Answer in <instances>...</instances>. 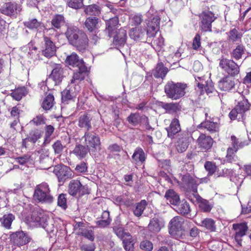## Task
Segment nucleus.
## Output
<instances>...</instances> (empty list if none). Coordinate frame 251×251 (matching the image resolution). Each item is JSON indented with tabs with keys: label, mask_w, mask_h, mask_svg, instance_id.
Returning <instances> with one entry per match:
<instances>
[{
	"label": "nucleus",
	"mask_w": 251,
	"mask_h": 251,
	"mask_svg": "<svg viewBox=\"0 0 251 251\" xmlns=\"http://www.w3.org/2000/svg\"><path fill=\"white\" fill-rule=\"evenodd\" d=\"M187 87V85L185 83L170 81L165 85L164 90L169 98L176 100L185 95Z\"/></svg>",
	"instance_id": "f257e3e1"
},
{
	"label": "nucleus",
	"mask_w": 251,
	"mask_h": 251,
	"mask_svg": "<svg viewBox=\"0 0 251 251\" xmlns=\"http://www.w3.org/2000/svg\"><path fill=\"white\" fill-rule=\"evenodd\" d=\"M35 201L45 203H51L53 198L50 194V190L48 184L42 183L36 186L34 194Z\"/></svg>",
	"instance_id": "f03ea898"
},
{
	"label": "nucleus",
	"mask_w": 251,
	"mask_h": 251,
	"mask_svg": "<svg viewBox=\"0 0 251 251\" xmlns=\"http://www.w3.org/2000/svg\"><path fill=\"white\" fill-rule=\"evenodd\" d=\"M87 148L92 151H96L100 149V141L99 137L96 133L86 132L82 137Z\"/></svg>",
	"instance_id": "7ed1b4c3"
},
{
	"label": "nucleus",
	"mask_w": 251,
	"mask_h": 251,
	"mask_svg": "<svg viewBox=\"0 0 251 251\" xmlns=\"http://www.w3.org/2000/svg\"><path fill=\"white\" fill-rule=\"evenodd\" d=\"M219 67L231 76L237 75L239 73V67L231 59L222 57L219 60Z\"/></svg>",
	"instance_id": "20e7f679"
},
{
	"label": "nucleus",
	"mask_w": 251,
	"mask_h": 251,
	"mask_svg": "<svg viewBox=\"0 0 251 251\" xmlns=\"http://www.w3.org/2000/svg\"><path fill=\"white\" fill-rule=\"evenodd\" d=\"M68 192L73 196L81 197L89 193L88 187L83 186L77 179L72 180L69 184Z\"/></svg>",
	"instance_id": "39448f33"
},
{
	"label": "nucleus",
	"mask_w": 251,
	"mask_h": 251,
	"mask_svg": "<svg viewBox=\"0 0 251 251\" xmlns=\"http://www.w3.org/2000/svg\"><path fill=\"white\" fill-rule=\"evenodd\" d=\"M53 172L60 182L63 183L66 180L73 176L71 169L62 164L56 165L53 168Z\"/></svg>",
	"instance_id": "423d86ee"
},
{
	"label": "nucleus",
	"mask_w": 251,
	"mask_h": 251,
	"mask_svg": "<svg viewBox=\"0 0 251 251\" xmlns=\"http://www.w3.org/2000/svg\"><path fill=\"white\" fill-rule=\"evenodd\" d=\"M249 107L250 104L248 100L243 99L230 111L229 116L231 120L240 119L243 117V114L249 110Z\"/></svg>",
	"instance_id": "0eeeda50"
},
{
	"label": "nucleus",
	"mask_w": 251,
	"mask_h": 251,
	"mask_svg": "<svg viewBox=\"0 0 251 251\" xmlns=\"http://www.w3.org/2000/svg\"><path fill=\"white\" fill-rule=\"evenodd\" d=\"M80 90L81 88L79 85L69 84L61 93L62 101L67 102L74 100Z\"/></svg>",
	"instance_id": "6e6552de"
},
{
	"label": "nucleus",
	"mask_w": 251,
	"mask_h": 251,
	"mask_svg": "<svg viewBox=\"0 0 251 251\" xmlns=\"http://www.w3.org/2000/svg\"><path fill=\"white\" fill-rule=\"evenodd\" d=\"M200 17L201 29L205 31H210L211 24L216 19L214 14L211 11L203 12L200 15Z\"/></svg>",
	"instance_id": "1a4fd4ad"
},
{
	"label": "nucleus",
	"mask_w": 251,
	"mask_h": 251,
	"mask_svg": "<svg viewBox=\"0 0 251 251\" xmlns=\"http://www.w3.org/2000/svg\"><path fill=\"white\" fill-rule=\"evenodd\" d=\"M30 222L34 223L36 226H41L45 228L47 225L48 217L42 212L35 210L31 214Z\"/></svg>",
	"instance_id": "9d476101"
},
{
	"label": "nucleus",
	"mask_w": 251,
	"mask_h": 251,
	"mask_svg": "<svg viewBox=\"0 0 251 251\" xmlns=\"http://www.w3.org/2000/svg\"><path fill=\"white\" fill-rule=\"evenodd\" d=\"M181 186L187 191L195 193L197 192L198 183L195 178L188 174L182 176Z\"/></svg>",
	"instance_id": "9b49d317"
},
{
	"label": "nucleus",
	"mask_w": 251,
	"mask_h": 251,
	"mask_svg": "<svg viewBox=\"0 0 251 251\" xmlns=\"http://www.w3.org/2000/svg\"><path fill=\"white\" fill-rule=\"evenodd\" d=\"M88 39L86 34L82 32L76 37L75 41L73 42L72 45L75 47L77 50L83 52L87 48Z\"/></svg>",
	"instance_id": "f8f14e48"
},
{
	"label": "nucleus",
	"mask_w": 251,
	"mask_h": 251,
	"mask_svg": "<svg viewBox=\"0 0 251 251\" xmlns=\"http://www.w3.org/2000/svg\"><path fill=\"white\" fill-rule=\"evenodd\" d=\"M165 222L163 219L158 216L151 219L148 225L149 230L153 233L159 232L164 226Z\"/></svg>",
	"instance_id": "ddd939ff"
},
{
	"label": "nucleus",
	"mask_w": 251,
	"mask_h": 251,
	"mask_svg": "<svg viewBox=\"0 0 251 251\" xmlns=\"http://www.w3.org/2000/svg\"><path fill=\"white\" fill-rule=\"evenodd\" d=\"M21 10L20 6L15 2L6 3L0 9L2 14L7 16L14 15L19 12Z\"/></svg>",
	"instance_id": "4468645a"
},
{
	"label": "nucleus",
	"mask_w": 251,
	"mask_h": 251,
	"mask_svg": "<svg viewBox=\"0 0 251 251\" xmlns=\"http://www.w3.org/2000/svg\"><path fill=\"white\" fill-rule=\"evenodd\" d=\"M208 108H204L203 110V113L205 115L206 120L201 123L200 125L201 126L206 129L211 133L217 132L219 130V125L217 122H213L206 120L208 117L209 112Z\"/></svg>",
	"instance_id": "2eb2a0df"
},
{
	"label": "nucleus",
	"mask_w": 251,
	"mask_h": 251,
	"mask_svg": "<svg viewBox=\"0 0 251 251\" xmlns=\"http://www.w3.org/2000/svg\"><path fill=\"white\" fill-rule=\"evenodd\" d=\"M11 238L14 244L18 246H22L29 242L30 238L23 231H18L11 235Z\"/></svg>",
	"instance_id": "dca6fc26"
},
{
	"label": "nucleus",
	"mask_w": 251,
	"mask_h": 251,
	"mask_svg": "<svg viewBox=\"0 0 251 251\" xmlns=\"http://www.w3.org/2000/svg\"><path fill=\"white\" fill-rule=\"evenodd\" d=\"M78 71L74 73L70 84L72 85H78V83L83 80L88 73V68L86 65L78 68Z\"/></svg>",
	"instance_id": "f3484780"
},
{
	"label": "nucleus",
	"mask_w": 251,
	"mask_h": 251,
	"mask_svg": "<svg viewBox=\"0 0 251 251\" xmlns=\"http://www.w3.org/2000/svg\"><path fill=\"white\" fill-rule=\"evenodd\" d=\"M189 137L186 132L178 135L177 141L176 143V149L179 152H183L186 150L189 145Z\"/></svg>",
	"instance_id": "a211bd4d"
},
{
	"label": "nucleus",
	"mask_w": 251,
	"mask_h": 251,
	"mask_svg": "<svg viewBox=\"0 0 251 251\" xmlns=\"http://www.w3.org/2000/svg\"><path fill=\"white\" fill-rule=\"evenodd\" d=\"M45 42V49L43 50V55L47 57H50L55 54L56 47L50 38L45 36L44 37Z\"/></svg>",
	"instance_id": "6ab92c4d"
},
{
	"label": "nucleus",
	"mask_w": 251,
	"mask_h": 251,
	"mask_svg": "<svg viewBox=\"0 0 251 251\" xmlns=\"http://www.w3.org/2000/svg\"><path fill=\"white\" fill-rule=\"evenodd\" d=\"M232 226L233 229L235 231V239L239 242L241 241L240 238L244 236L248 230L247 224L246 222L234 224Z\"/></svg>",
	"instance_id": "aec40b11"
},
{
	"label": "nucleus",
	"mask_w": 251,
	"mask_h": 251,
	"mask_svg": "<svg viewBox=\"0 0 251 251\" xmlns=\"http://www.w3.org/2000/svg\"><path fill=\"white\" fill-rule=\"evenodd\" d=\"M65 63L66 64L73 67L78 68L85 65L83 60L80 59L79 56L75 52H73L70 55L67 56L65 60Z\"/></svg>",
	"instance_id": "412c9836"
},
{
	"label": "nucleus",
	"mask_w": 251,
	"mask_h": 251,
	"mask_svg": "<svg viewBox=\"0 0 251 251\" xmlns=\"http://www.w3.org/2000/svg\"><path fill=\"white\" fill-rule=\"evenodd\" d=\"M197 143L200 148L207 151L212 147L213 140L209 136H206L204 134H201L197 139Z\"/></svg>",
	"instance_id": "4be33fe9"
},
{
	"label": "nucleus",
	"mask_w": 251,
	"mask_h": 251,
	"mask_svg": "<svg viewBox=\"0 0 251 251\" xmlns=\"http://www.w3.org/2000/svg\"><path fill=\"white\" fill-rule=\"evenodd\" d=\"M83 31L75 26H69L67 27L65 35L68 40L69 43L72 45L73 42L75 41V38Z\"/></svg>",
	"instance_id": "5701e85b"
},
{
	"label": "nucleus",
	"mask_w": 251,
	"mask_h": 251,
	"mask_svg": "<svg viewBox=\"0 0 251 251\" xmlns=\"http://www.w3.org/2000/svg\"><path fill=\"white\" fill-rule=\"evenodd\" d=\"M160 19L157 17H154L148 24L147 31L149 37H151L156 34L159 28Z\"/></svg>",
	"instance_id": "b1692460"
},
{
	"label": "nucleus",
	"mask_w": 251,
	"mask_h": 251,
	"mask_svg": "<svg viewBox=\"0 0 251 251\" xmlns=\"http://www.w3.org/2000/svg\"><path fill=\"white\" fill-rule=\"evenodd\" d=\"M126 31L123 28L119 29L113 39V44L117 47H123L126 40Z\"/></svg>",
	"instance_id": "393cba45"
},
{
	"label": "nucleus",
	"mask_w": 251,
	"mask_h": 251,
	"mask_svg": "<svg viewBox=\"0 0 251 251\" xmlns=\"http://www.w3.org/2000/svg\"><path fill=\"white\" fill-rule=\"evenodd\" d=\"M167 203L176 206L180 203L179 195L173 189L167 190L165 195Z\"/></svg>",
	"instance_id": "a878e982"
},
{
	"label": "nucleus",
	"mask_w": 251,
	"mask_h": 251,
	"mask_svg": "<svg viewBox=\"0 0 251 251\" xmlns=\"http://www.w3.org/2000/svg\"><path fill=\"white\" fill-rule=\"evenodd\" d=\"M232 147H229L227 150V155H235L239 149L243 148L245 144L244 142H240L235 136H231Z\"/></svg>",
	"instance_id": "bb28decb"
},
{
	"label": "nucleus",
	"mask_w": 251,
	"mask_h": 251,
	"mask_svg": "<svg viewBox=\"0 0 251 251\" xmlns=\"http://www.w3.org/2000/svg\"><path fill=\"white\" fill-rule=\"evenodd\" d=\"M92 117L90 115L84 114L79 116L78 120V126L81 128H84L87 130H90L91 127Z\"/></svg>",
	"instance_id": "cd10ccee"
},
{
	"label": "nucleus",
	"mask_w": 251,
	"mask_h": 251,
	"mask_svg": "<svg viewBox=\"0 0 251 251\" xmlns=\"http://www.w3.org/2000/svg\"><path fill=\"white\" fill-rule=\"evenodd\" d=\"M50 77L53 79L55 84L59 83L62 81L63 77V69L60 65H56L52 71Z\"/></svg>",
	"instance_id": "c85d7f7f"
},
{
	"label": "nucleus",
	"mask_w": 251,
	"mask_h": 251,
	"mask_svg": "<svg viewBox=\"0 0 251 251\" xmlns=\"http://www.w3.org/2000/svg\"><path fill=\"white\" fill-rule=\"evenodd\" d=\"M180 126L179 121L177 119H174L170 124L169 128L167 129L168 136L173 138L174 135L180 131Z\"/></svg>",
	"instance_id": "c756f323"
},
{
	"label": "nucleus",
	"mask_w": 251,
	"mask_h": 251,
	"mask_svg": "<svg viewBox=\"0 0 251 251\" xmlns=\"http://www.w3.org/2000/svg\"><path fill=\"white\" fill-rule=\"evenodd\" d=\"M182 219L180 217L173 218L170 222L169 232L173 235L175 232L179 230L182 226Z\"/></svg>",
	"instance_id": "7c9ffc66"
},
{
	"label": "nucleus",
	"mask_w": 251,
	"mask_h": 251,
	"mask_svg": "<svg viewBox=\"0 0 251 251\" xmlns=\"http://www.w3.org/2000/svg\"><path fill=\"white\" fill-rule=\"evenodd\" d=\"M105 20L107 21L106 29L108 31L109 36L110 37L118 25V18L117 16H114L109 20L105 19Z\"/></svg>",
	"instance_id": "2f4dec72"
},
{
	"label": "nucleus",
	"mask_w": 251,
	"mask_h": 251,
	"mask_svg": "<svg viewBox=\"0 0 251 251\" xmlns=\"http://www.w3.org/2000/svg\"><path fill=\"white\" fill-rule=\"evenodd\" d=\"M15 217L12 213L5 214L0 218L1 225L6 229H10L13 221L15 220Z\"/></svg>",
	"instance_id": "473e14b6"
},
{
	"label": "nucleus",
	"mask_w": 251,
	"mask_h": 251,
	"mask_svg": "<svg viewBox=\"0 0 251 251\" xmlns=\"http://www.w3.org/2000/svg\"><path fill=\"white\" fill-rule=\"evenodd\" d=\"M168 72V68L165 67L162 62H160L157 64L155 69L153 71V75L156 78H163Z\"/></svg>",
	"instance_id": "72a5a7b5"
},
{
	"label": "nucleus",
	"mask_w": 251,
	"mask_h": 251,
	"mask_svg": "<svg viewBox=\"0 0 251 251\" xmlns=\"http://www.w3.org/2000/svg\"><path fill=\"white\" fill-rule=\"evenodd\" d=\"M234 86V83L232 78L229 76L224 77L219 82V87L224 91H228L230 90Z\"/></svg>",
	"instance_id": "f704fd0d"
},
{
	"label": "nucleus",
	"mask_w": 251,
	"mask_h": 251,
	"mask_svg": "<svg viewBox=\"0 0 251 251\" xmlns=\"http://www.w3.org/2000/svg\"><path fill=\"white\" fill-rule=\"evenodd\" d=\"M200 226L205 227L207 230L210 232H215L216 230V226L215 222L211 218H205L201 221V223L199 224Z\"/></svg>",
	"instance_id": "c9c22d12"
},
{
	"label": "nucleus",
	"mask_w": 251,
	"mask_h": 251,
	"mask_svg": "<svg viewBox=\"0 0 251 251\" xmlns=\"http://www.w3.org/2000/svg\"><path fill=\"white\" fill-rule=\"evenodd\" d=\"M144 116H141L138 113H131L127 118V121L132 126H136L142 123Z\"/></svg>",
	"instance_id": "e433bc0d"
},
{
	"label": "nucleus",
	"mask_w": 251,
	"mask_h": 251,
	"mask_svg": "<svg viewBox=\"0 0 251 251\" xmlns=\"http://www.w3.org/2000/svg\"><path fill=\"white\" fill-rule=\"evenodd\" d=\"M132 158L136 163H142L146 159L144 151L140 148H136L132 156Z\"/></svg>",
	"instance_id": "4c0bfd02"
},
{
	"label": "nucleus",
	"mask_w": 251,
	"mask_h": 251,
	"mask_svg": "<svg viewBox=\"0 0 251 251\" xmlns=\"http://www.w3.org/2000/svg\"><path fill=\"white\" fill-rule=\"evenodd\" d=\"M98 20L96 17L88 18L85 21V26L89 31H95L98 28Z\"/></svg>",
	"instance_id": "58836bf2"
},
{
	"label": "nucleus",
	"mask_w": 251,
	"mask_h": 251,
	"mask_svg": "<svg viewBox=\"0 0 251 251\" xmlns=\"http://www.w3.org/2000/svg\"><path fill=\"white\" fill-rule=\"evenodd\" d=\"M170 53L167 56L168 61L173 63L178 61L181 54L180 49H177L176 50L174 47L172 46L170 48Z\"/></svg>",
	"instance_id": "ea45409f"
},
{
	"label": "nucleus",
	"mask_w": 251,
	"mask_h": 251,
	"mask_svg": "<svg viewBox=\"0 0 251 251\" xmlns=\"http://www.w3.org/2000/svg\"><path fill=\"white\" fill-rule=\"evenodd\" d=\"M242 34L236 28H233L228 33V40L229 42L234 43L241 40Z\"/></svg>",
	"instance_id": "a19ab883"
},
{
	"label": "nucleus",
	"mask_w": 251,
	"mask_h": 251,
	"mask_svg": "<svg viewBox=\"0 0 251 251\" xmlns=\"http://www.w3.org/2000/svg\"><path fill=\"white\" fill-rule=\"evenodd\" d=\"M145 30L141 28L140 27H136L131 28L129 32V35L131 38L134 40H137L144 35Z\"/></svg>",
	"instance_id": "79ce46f5"
},
{
	"label": "nucleus",
	"mask_w": 251,
	"mask_h": 251,
	"mask_svg": "<svg viewBox=\"0 0 251 251\" xmlns=\"http://www.w3.org/2000/svg\"><path fill=\"white\" fill-rule=\"evenodd\" d=\"M54 103V97L51 94H49L44 99L42 103V107L45 110H50Z\"/></svg>",
	"instance_id": "37998d69"
},
{
	"label": "nucleus",
	"mask_w": 251,
	"mask_h": 251,
	"mask_svg": "<svg viewBox=\"0 0 251 251\" xmlns=\"http://www.w3.org/2000/svg\"><path fill=\"white\" fill-rule=\"evenodd\" d=\"M88 150L87 148L81 145H78L75 148L73 153L79 158H83L87 154Z\"/></svg>",
	"instance_id": "c03bdc74"
},
{
	"label": "nucleus",
	"mask_w": 251,
	"mask_h": 251,
	"mask_svg": "<svg viewBox=\"0 0 251 251\" xmlns=\"http://www.w3.org/2000/svg\"><path fill=\"white\" fill-rule=\"evenodd\" d=\"M147 204L145 200H142L140 202L136 203L133 210L134 215L138 217L141 216L146 207Z\"/></svg>",
	"instance_id": "a18cd8bd"
},
{
	"label": "nucleus",
	"mask_w": 251,
	"mask_h": 251,
	"mask_svg": "<svg viewBox=\"0 0 251 251\" xmlns=\"http://www.w3.org/2000/svg\"><path fill=\"white\" fill-rule=\"evenodd\" d=\"M87 15L98 16L100 13V7L97 4H92L87 6L85 9Z\"/></svg>",
	"instance_id": "49530a36"
},
{
	"label": "nucleus",
	"mask_w": 251,
	"mask_h": 251,
	"mask_svg": "<svg viewBox=\"0 0 251 251\" xmlns=\"http://www.w3.org/2000/svg\"><path fill=\"white\" fill-rule=\"evenodd\" d=\"M27 93L26 89L25 87L18 88L13 91L11 93V97L16 100H20L23 96Z\"/></svg>",
	"instance_id": "de8ad7c7"
},
{
	"label": "nucleus",
	"mask_w": 251,
	"mask_h": 251,
	"mask_svg": "<svg viewBox=\"0 0 251 251\" xmlns=\"http://www.w3.org/2000/svg\"><path fill=\"white\" fill-rule=\"evenodd\" d=\"M42 133L43 132L41 130L37 129H33L30 132L27 137V140L28 141L35 143L39 138H41Z\"/></svg>",
	"instance_id": "09e8293b"
},
{
	"label": "nucleus",
	"mask_w": 251,
	"mask_h": 251,
	"mask_svg": "<svg viewBox=\"0 0 251 251\" xmlns=\"http://www.w3.org/2000/svg\"><path fill=\"white\" fill-rule=\"evenodd\" d=\"M162 107L169 113H174L180 110V107L177 103H166Z\"/></svg>",
	"instance_id": "8fccbe9b"
},
{
	"label": "nucleus",
	"mask_w": 251,
	"mask_h": 251,
	"mask_svg": "<svg viewBox=\"0 0 251 251\" xmlns=\"http://www.w3.org/2000/svg\"><path fill=\"white\" fill-rule=\"evenodd\" d=\"M64 23V17L63 15L61 14H56L54 15L51 20L52 25L57 29H59Z\"/></svg>",
	"instance_id": "3c124183"
},
{
	"label": "nucleus",
	"mask_w": 251,
	"mask_h": 251,
	"mask_svg": "<svg viewBox=\"0 0 251 251\" xmlns=\"http://www.w3.org/2000/svg\"><path fill=\"white\" fill-rule=\"evenodd\" d=\"M123 243L126 251H134V241L131 235H128L127 237L124 238Z\"/></svg>",
	"instance_id": "603ef678"
},
{
	"label": "nucleus",
	"mask_w": 251,
	"mask_h": 251,
	"mask_svg": "<svg viewBox=\"0 0 251 251\" xmlns=\"http://www.w3.org/2000/svg\"><path fill=\"white\" fill-rule=\"evenodd\" d=\"M178 208V212L182 214L186 215L190 212V206L189 203L185 200H183L180 203L176 205Z\"/></svg>",
	"instance_id": "864d4df0"
},
{
	"label": "nucleus",
	"mask_w": 251,
	"mask_h": 251,
	"mask_svg": "<svg viewBox=\"0 0 251 251\" xmlns=\"http://www.w3.org/2000/svg\"><path fill=\"white\" fill-rule=\"evenodd\" d=\"M244 52V48L242 45H238L231 52V56L232 58L236 60L240 59Z\"/></svg>",
	"instance_id": "5fc2aeb1"
},
{
	"label": "nucleus",
	"mask_w": 251,
	"mask_h": 251,
	"mask_svg": "<svg viewBox=\"0 0 251 251\" xmlns=\"http://www.w3.org/2000/svg\"><path fill=\"white\" fill-rule=\"evenodd\" d=\"M25 25L28 28L31 29H38L41 27L42 23L36 19H32L25 23Z\"/></svg>",
	"instance_id": "6e6d98bb"
},
{
	"label": "nucleus",
	"mask_w": 251,
	"mask_h": 251,
	"mask_svg": "<svg viewBox=\"0 0 251 251\" xmlns=\"http://www.w3.org/2000/svg\"><path fill=\"white\" fill-rule=\"evenodd\" d=\"M114 233L122 240L127 237L128 235H131L128 232H126L122 226H114L113 227Z\"/></svg>",
	"instance_id": "4d7b16f0"
},
{
	"label": "nucleus",
	"mask_w": 251,
	"mask_h": 251,
	"mask_svg": "<svg viewBox=\"0 0 251 251\" xmlns=\"http://www.w3.org/2000/svg\"><path fill=\"white\" fill-rule=\"evenodd\" d=\"M198 86L200 89H201L202 91H203V89H204L207 94L212 93L214 90V88L212 83L210 82L208 83L207 81H205L204 84L202 83V82H198Z\"/></svg>",
	"instance_id": "13d9d810"
},
{
	"label": "nucleus",
	"mask_w": 251,
	"mask_h": 251,
	"mask_svg": "<svg viewBox=\"0 0 251 251\" xmlns=\"http://www.w3.org/2000/svg\"><path fill=\"white\" fill-rule=\"evenodd\" d=\"M152 44L156 50H159L164 45V39L161 35H159L153 39Z\"/></svg>",
	"instance_id": "bf43d9fd"
},
{
	"label": "nucleus",
	"mask_w": 251,
	"mask_h": 251,
	"mask_svg": "<svg viewBox=\"0 0 251 251\" xmlns=\"http://www.w3.org/2000/svg\"><path fill=\"white\" fill-rule=\"evenodd\" d=\"M199 207L204 212H209L212 209V205L209 203L208 201L202 199L199 201Z\"/></svg>",
	"instance_id": "052dcab7"
},
{
	"label": "nucleus",
	"mask_w": 251,
	"mask_h": 251,
	"mask_svg": "<svg viewBox=\"0 0 251 251\" xmlns=\"http://www.w3.org/2000/svg\"><path fill=\"white\" fill-rule=\"evenodd\" d=\"M67 4L70 7L74 9L80 8L83 5V0H68Z\"/></svg>",
	"instance_id": "680f3d73"
},
{
	"label": "nucleus",
	"mask_w": 251,
	"mask_h": 251,
	"mask_svg": "<svg viewBox=\"0 0 251 251\" xmlns=\"http://www.w3.org/2000/svg\"><path fill=\"white\" fill-rule=\"evenodd\" d=\"M204 167L208 172L209 176L212 175L216 171V166L214 163L210 161H206L204 164Z\"/></svg>",
	"instance_id": "e2e57ef3"
},
{
	"label": "nucleus",
	"mask_w": 251,
	"mask_h": 251,
	"mask_svg": "<svg viewBox=\"0 0 251 251\" xmlns=\"http://www.w3.org/2000/svg\"><path fill=\"white\" fill-rule=\"evenodd\" d=\"M55 154H60L65 147V145H63L59 140L56 141L52 146Z\"/></svg>",
	"instance_id": "0e129e2a"
},
{
	"label": "nucleus",
	"mask_w": 251,
	"mask_h": 251,
	"mask_svg": "<svg viewBox=\"0 0 251 251\" xmlns=\"http://www.w3.org/2000/svg\"><path fill=\"white\" fill-rule=\"evenodd\" d=\"M54 130V128L51 125L46 126L45 128V143H48L50 142V137Z\"/></svg>",
	"instance_id": "69168bd1"
},
{
	"label": "nucleus",
	"mask_w": 251,
	"mask_h": 251,
	"mask_svg": "<svg viewBox=\"0 0 251 251\" xmlns=\"http://www.w3.org/2000/svg\"><path fill=\"white\" fill-rule=\"evenodd\" d=\"M140 247L143 250L151 251L153 249V245L151 242L144 240L141 242Z\"/></svg>",
	"instance_id": "338daca9"
},
{
	"label": "nucleus",
	"mask_w": 251,
	"mask_h": 251,
	"mask_svg": "<svg viewBox=\"0 0 251 251\" xmlns=\"http://www.w3.org/2000/svg\"><path fill=\"white\" fill-rule=\"evenodd\" d=\"M66 201V195L63 194H60L58 197V205L62 207V209H66L67 208Z\"/></svg>",
	"instance_id": "774afa93"
}]
</instances>
